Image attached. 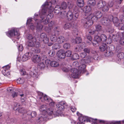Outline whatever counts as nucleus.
<instances>
[{
    "label": "nucleus",
    "instance_id": "26",
    "mask_svg": "<svg viewBox=\"0 0 124 124\" xmlns=\"http://www.w3.org/2000/svg\"><path fill=\"white\" fill-rule=\"evenodd\" d=\"M110 20L112 21L115 26L117 25L118 24L119 20L116 17H113V16H111Z\"/></svg>",
    "mask_w": 124,
    "mask_h": 124
},
{
    "label": "nucleus",
    "instance_id": "20",
    "mask_svg": "<svg viewBox=\"0 0 124 124\" xmlns=\"http://www.w3.org/2000/svg\"><path fill=\"white\" fill-rule=\"evenodd\" d=\"M3 69L2 70V73L5 76H7L8 75L10 74L9 72H8V69H9L10 68V66L9 65H7L3 67Z\"/></svg>",
    "mask_w": 124,
    "mask_h": 124
},
{
    "label": "nucleus",
    "instance_id": "1",
    "mask_svg": "<svg viewBox=\"0 0 124 124\" xmlns=\"http://www.w3.org/2000/svg\"><path fill=\"white\" fill-rule=\"evenodd\" d=\"M88 10H86L85 12V16L87 17L82 19L81 22L84 28L87 29L92 25L93 23V20L92 19L91 17L92 15L91 11V9L89 7Z\"/></svg>",
    "mask_w": 124,
    "mask_h": 124
},
{
    "label": "nucleus",
    "instance_id": "21",
    "mask_svg": "<svg viewBox=\"0 0 124 124\" xmlns=\"http://www.w3.org/2000/svg\"><path fill=\"white\" fill-rule=\"evenodd\" d=\"M56 2V0H51V2L50 1L48 2L46 1V2L45 4L42 5V6L43 7H46L48 8L51 7V5L52 4H54Z\"/></svg>",
    "mask_w": 124,
    "mask_h": 124
},
{
    "label": "nucleus",
    "instance_id": "56",
    "mask_svg": "<svg viewBox=\"0 0 124 124\" xmlns=\"http://www.w3.org/2000/svg\"><path fill=\"white\" fill-rule=\"evenodd\" d=\"M87 54L85 52H82L80 54V57L82 58H84L85 57Z\"/></svg>",
    "mask_w": 124,
    "mask_h": 124
},
{
    "label": "nucleus",
    "instance_id": "30",
    "mask_svg": "<svg viewBox=\"0 0 124 124\" xmlns=\"http://www.w3.org/2000/svg\"><path fill=\"white\" fill-rule=\"evenodd\" d=\"M27 38L29 40H33L34 41H36V40L35 38L33 37L31 34H28L27 36Z\"/></svg>",
    "mask_w": 124,
    "mask_h": 124
},
{
    "label": "nucleus",
    "instance_id": "6",
    "mask_svg": "<svg viewBox=\"0 0 124 124\" xmlns=\"http://www.w3.org/2000/svg\"><path fill=\"white\" fill-rule=\"evenodd\" d=\"M72 13V12L70 11H69L67 13V18L69 20H76L78 18L79 14L77 12L75 13Z\"/></svg>",
    "mask_w": 124,
    "mask_h": 124
},
{
    "label": "nucleus",
    "instance_id": "52",
    "mask_svg": "<svg viewBox=\"0 0 124 124\" xmlns=\"http://www.w3.org/2000/svg\"><path fill=\"white\" fill-rule=\"evenodd\" d=\"M55 53V52L54 51H49L48 52V54L49 56L52 57L54 56Z\"/></svg>",
    "mask_w": 124,
    "mask_h": 124
},
{
    "label": "nucleus",
    "instance_id": "12",
    "mask_svg": "<svg viewBox=\"0 0 124 124\" xmlns=\"http://www.w3.org/2000/svg\"><path fill=\"white\" fill-rule=\"evenodd\" d=\"M42 58L40 55L36 54L34 55L32 58V61L34 63H37L40 62Z\"/></svg>",
    "mask_w": 124,
    "mask_h": 124
},
{
    "label": "nucleus",
    "instance_id": "23",
    "mask_svg": "<svg viewBox=\"0 0 124 124\" xmlns=\"http://www.w3.org/2000/svg\"><path fill=\"white\" fill-rule=\"evenodd\" d=\"M22 92L21 90H19L17 92H14L12 94V96L13 98H15L18 95H19L21 97H23L24 94H21Z\"/></svg>",
    "mask_w": 124,
    "mask_h": 124
},
{
    "label": "nucleus",
    "instance_id": "45",
    "mask_svg": "<svg viewBox=\"0 0 124 124\" xmlns=\"http://www.w3.org/2000/svg\"><path fill=\"white\" fill-rule=\"evenodd\" d=\"M120 38L119 40V44L122 46L124 45V38L122 37L121 36H119Z\"/></svg>",
    "mask_w": 124,
    "mask_h": 124
},
{
    "label": "nucleus",
    "instance_id": "59",
    "mask_svg": "<svg viewBox=\"0 0 124 124\" xmlns=\"http://www.w3.org/2000/svg\"><path fill=\"white\" fill-rule=\"evenodd\" d=\"M60 111L59 110H58L56 112H54L53 114L55 116H59L60 115Z\"/></svg>",
    "mask_w": 124,
    "mask_h": 124
},
{
    "label": "nucleus",
    "instance_id": "43",
    "mask_svg": "<svg viewBox=\"0 0 124 124\" xmlns=\"http://www.w3.org/2000/svg\"><path fill=\"white\" fill-rule=\"evenodd\" d=\"M45 65L43 62L39 63L38 64V67L39 68L42 70L45 67Z\"/></svg>",
    "mask_w": 124,
    "mask_h": 124
},
{
    "label": "nucleus",
    "instance_id": "38",
    "mask_svg": "<svg viewBox=\"0 0 124 124\" xmlns=\"http://www.w3.org/2000/svg\"><path fill=\"white\" fill-rule=\"evenodd\" d=\"M61 46L60 44L57 43H55L52 46V48L53 49L57 50L60 48Z\"/></svg>",
    "mask_w": 124,
    "mask_h": 124
},
{
    "label": "nucleus",
    "instance_id": "49",
    "mask_svg": "<svg viewBox=\"0 0 124 124\" xmlns=\"http://www.w3.org/2000/svg\"><path fill=\"white\" fill-rule=\"evenodd\" d=\"M96 30L98 31H100L102 30V27L100 25H95Z\"/></svg>",
    "mask_w": 124,
    "mask_h": 124
},
{
    "label": "nucleus",
    "instance_id": "46",
    "mask_svg": "<svg viewBox=\"0 0 124 124\" xmlns=\"http://www.w3.org/2000/svg\"><path fill=\"white\" fill-rule=\"evenodd\" d=\"M47 109L46 106L45 105H41L40 107V111H46Z\"/></svg>",
    "mask_w": 124,
    "mask_h": 124
},
{
    "label": "nucleus",
    "instance_id": "58",
    "mask_svg": "<svg viewBox=\"0 0 124 124\" xmlns=\"http://www.w3.org/2000/svg\"><path fill=\"white\" fill-rule=\"evenodd\" d=\"M46 111L48 115H52V114H53L54 113L52 110H50V109L49 108H48Z\"/></svg>",
    "mask_w": 124,
    "mask_h": 124
},
{
    "label": "nucleus",
    "instance_id": "32",
    "mask_svg": "<svg viewBox=\"0 0 124 124\" xmlns=\"http://www.w3.org/2000/svg\"><path fill=\"white\" fill-rule=\"evenodd\" d=\"M105 2L102 1H99L97 4V6L99 8H102L104 5H105Z\"/></svg>",
    "mask_w": 124,
    "mask_h": 124
},
{
    "label": "nucleus",
    "instance_id": "47",
    "mask_svg": "<svg viewBox=\"0 0 124 124\" xmlns=\"http://www.w3.org/2000/svg\"><path fill=\"white\" fill-rule=\"evenodd\" d=\"M47 35L45 33H42L40 35V37L42 40H44V39L46 38Z\"/></svg>",
    "mask_w": 124,
    "mask_h": 124
},
{
    "label": "nucleus",
    "instance_id": "11",
    "mask_svg": "<svg viewBox=\"0 0 124 124\" xmlns=\"http://www.w3.org/2000/svg\"><path fill=\"white\" fill-rule=\"evenodd\" d=\"M111 20L108 19L106 18L103 17L101 19V22L102 24L108 26L111 24Z\"/></svg>",
    "mask_w": 124,
    "mask_h": 124
},
{
    "label": "nucleus",
    "instance_id": "19",
    "mask_svg": "<svg viewBox=\"0 0 124 124\" xmlns=\"http://www.w3.org/2000/svg\"><path fill=\"white\" fill-rule=\"evenodd\" d=\"M101 36H100L99 33L97 35L94 37V42L93 44V45L94 44L96 45L97 44H98L101 41Z\"/></svg>",
    "mask_w": 124,
    "mask_h": 124
},
{
    "label": "nucleus",
    "instance_id": "60",
    "mask_svg": "<svg viewBox=\"0 0 124 124\" xmlns=\"http://www.w3.org/2000/svg\"><path fill=\"white\" fill-rule=\"evenodd\" d=\"M105 41H106L107 44H110L112 42V40L111 38H108L107 39V38L106 40Z\"/></svg>",
    "mask_w": 124,
    "mask_h": 124
},
{
    "label": "nucleus",
    "instance_id": "64",
    "mask_svg": "<svg viewBox=\"0 0 124 124\" xmlns=\"http://www.w3.org/2000/svg\"><path fill=\"white\" fill-rule=\"evenodd\" d=\"M84 51L85 52H84L89 53L90 52V50L89 48H85L84 49Z\"/></svg>",
    "mask_w": 124,
    "mask_h": 124
},
{
    "label": "nucleus",
    "instance_id": "62",
    "mask_svg": "<svg viewBox=\"0 0 124 124\" xmlns=\"http://www.w3.org/2000/svg\"><path fill=\"white\" fill-rule=\"evenodd\" d=\"M54 9L56 11L58 10L59 11L61 10V8L60 6H59V5H57L55 7Z\"/></svg>",
    "mask_w": 124,
    "mask_h": 124
},
{
    "label": "nucleus",
    "instance_id": "54",
    "mask_svg": "<svg viewBox=\"0 0 124 124\" xmlns=\"http://www.w3.org/2000/svg\"><path fill=\"white\" fill-rule=\"evenodd\" d=\"M46 14L47 15L46 16H47V17L46 18H48V20L49 19H51L53 16V15L52 13H50L47 15L46 13Z\"/></svg>",
    "mask_w": 124,
    "mask_h": 124
},
{
    "label": "nucleus",
    "instance_id": "5",
    "mask_svg": "<svg viewBox=\"0 0 124 124\" xmlns=\"http://www.w3.org/2000/svg\"><path fill=\"white\" fill-rule=\"evenodd\" d=\"M7 35L9 37L15 36L18 37L20 34L18 32V30L16 28H12L8 32H6Z\"/></svg>",
    "mask_w": 124,
    "mask_h": 124
},
{
    "label": "nucleus",
    "instance_id": "28",
    "mask_svg": "<svg viewBox=\"0 0 124 124\" xmlns=\"http://www.w3.org/2000/svg\"><path fill=\"white\" fill-rule=\"evenodd\" d=\"M107 46L106 44L103 43L99 47V49L101 52H103L105 50H107Z\"/></svg>",
    "mask_w": 124,
    "mask_h": 124
},
{
    "label": "nucleus",
    "instance_id": "53",
    "mask_svg": "<svg viewBox=\"0 0 124 124\" xmlns=\"http://www.w3.org/2000/svg\"><path fill=\"white\" fill-rule=\"evenodd\" d=\"M71 51L70 50L67 51L65 53V56H66L67 57H70L71 56L72 54Z\"/></svg>",
    "mask_w": 124,
    "mask_h": 124
},
{
    "label": "nucleus",
    "instance_id": "2",
    "mask_svg": "<svg viewBox=\"0 0 124 124\" xmlns=\"http://www.w3.org/2000/svg\"><path fill=\"white\" fill-rule=\"evenodd\" d=\"M39 16L38 14H34L33 18V19L35 21L34 24L31 23L32 18H29L27 20L26 23L27 24L32 30H34V28L35 26H36L37 30L39 31H40L42 29L43 26L42 25L39 24V23H38V18Z\"/></svg>",
    "mask_w": 124,
    "mask_h": 124
},
{
    "label": "nucleus",
    "instance_id": "34",
    "mask_svg": "<svg viewBox=\"0 0 124 124\" xmlns=\"http://www.w3.org/2000/svg\"><path fill=\"white\" fill-rule=\"evenodd\" d=\"M36 41H34L33 40H28L27 42L28 46L31 47L34 46V42Z\"/></svg>",
    "mask_w": 124,
    "mask_h": 124
},
{
    "label": "nucleus",
    "instance_id": "35",
    "mask_svg": "<svg viewBox=\"0 0 124 124\" xmlns=\"http://www.w3.org/2000/svg\"><path fill=\"white\" fill-rule=\"evenodd\" d=\"M51 40L54 42H56L57 38L55 34H52L50 36Z\"/></svg>",
    "mask_w": 124,
    "mask_h": 124
},
{
    "label": "nucleus",
    "instance_id": "13",
    "mask_svg": "<svg viewBox=\"0 0 124 124\" xmlns=\"http://www.w3.org/2000/svg\"><path fill=\"white\" fill-rule=\"evenodd\" d=\"M87 3L88 5V6H87L85 8V11H86V10H88V8H90L91 9V7L94 6L96 3V1L95 0H88L87 2Z\"/></svg>",
    "mask_w": 124,
    "mask_h": 124
},
{
    "label": "nucleus",
    "instance_id": "44",
    "mask_svg": "<svg viewBox=\"0 0 124 124\" xmlns=\"http://www.w3.org/2000/svg\"><path fill=\"white\" fill-rule=\"evenodd\" d=\"M64 48L66 49H69L70 47V44L68 43H66L64 44L63 45Z\"/></svg>",
    "mask_w": 124,
    "mask_h": 124
},
{
    "label": "nucleus",
    "instance_id": "63",
    "mask_svg": "<svg viewBox=\"0 0 124 124\" xmlns=\"http://www.w3.org/2000/svg\"><path fill=\"white\" fill-rule=\"evenodd\" d=\"M13 88L12 87H9L7 88V90L9 92L12 93V92L13 91Z\"/></svg>",
    "mask_w": 124,
    "mask_h": 124
},
{
    "label": "nucleus",
    "instance_id": "36",
    "mask_svg": "<svg viewBox=\"0 0 124 124\" xmlns=\"http://www.w3.org/2000/svg\"><path fill=\"white\" fill-rule=\"evenodd\" d=\"M61 9H65L67 7V4L66 2H62L60 6Z\"/></svg>",
    "mask_w": 124,
    "mask_h": 124
},
{
    "label": "nucleus",
    "instance_id": "39",
    "mask_svg": "<svg viewBox=\"0 0 124 124\" xmlns=\"http://www.w3.org/2000/svg\"><path fill=\"white\" fill-rule=\"evenodd\" d=\"M109 9V7L108 6L107 4H106L105 3V5H104V6L102 8V10L104 12H106Z\"/></svg>",
    "mask_w": 124,
    "mask_h": 124
},
{
    "label": "nucleus",
    "instance_id": "40",
    "mask_svg": "<svg viewBox=\"0 0 124 124\" xmlns=\"http://www.w3.org/2000/svg\"><path fill=\"white\" fill-rule=\"evenodd\" d=\"M27 114L28 115H30L31 117H35L37 115L36 112L35 111H32L30 112L29 113L28 112H27Z\"/></svg>",
    "mask_w": 124,
    "mask_h": 124
},
{
    "label": "nucleus",
    "instance_id": "9",
    "mask_svg": "<svg viewBox=\"0 0 124 124\" xmlns=\"http://www.w3.org/2000/svg\"><path fill=\"white\" fill-rule=\"evenodd\" d=\"M33 54L31 52H28L24 54L21 58V60L23 61H25L30 59Z\"/></svg>",
    "mask_w": 124,
    "mask_h": 124
},
{
    "label": "nucleus",
    "instance_id": "15",
    "mask_svg": "<svg viewBox=\"0 0 124 124\" xmlns=\"http://www.w3.org/2000/svg\"><path fill=\"white\" fill-rule=\"evenodd\" d=\"M85 43L84 42L79 43L75 48L74 51L76 52H80L83 49V48L85 46Z\"/></svg>",
    "mask_w": 124,
    "mask_h": 124
},
{
    "label": "nucleus",
    "instance_id": "16",
    "mask_svg": "<svg viewBox=\"0 0 124 124\" xmlns=\"http://www.w3.org/2000/svg\"><path fill=\"white\" fill-rule=\"evenodd\" d=\"M65 102L64 101H61L58 103L56 105L57 108L60 111L63 110L65 109L64 105Z\"/></svg>",
    "mask_w": 124,
    "mask_h": 124
},
{
    "label": "nucleus",
    "instance_id": "29",
    "mask_svg": "<svg viewBox=\"0 0 124 124\" xmlns=\"http://www.w3.org/2000/svg\"><path fill=\"white\" fill-rule=\"evenodd\" d=\"M77 4L79 7H83L84 4V2L83 0H77Z\"/></svg>",
    "mask_w": 124,
    "mask_h": 124
},
{
    "label": "nucleus",
    "instance_id": "24",
    "mask_svg": "<svg viewBox=\"0 0 124 124\" xmlns=\"http://www.w3.org/2000/svg\"><path fill=\"white\" fill-rule=\"evenodd\" d=\"M81 64L79 66L78 68V71H80L81 72V73L82 72H84L85 70V69L86 67V65L84 63H82V62H80Z\"/></svg>",
    "mask_w": 124,
    "mask_h": 124
},
{
    "label": "nucleus",
    "instance_id": "8",
    "mask_svg": "<svg viewBox=\"0 0 124 124\" xmlns=\"http://www.w3.org/2000/svg\"><path fill=\"white\" fill-rule=\"evenodd\" d=\"M72 73L71 74V76L73 78H78L81 73V72L78 71L76 68L73 69L71 70Z\"/></svg>",
    "mask_w": 124,
    "mask_h": 124
},
{
    "label": "nucleus",
    "instance_id": "17",
    "mask_svg": "<svg viewBox=\"0 0 124 124\" xmlns=\"http://www.w3.org/2000/svg\"><path fill=\"white\" fill-rule=\"evenodd\" d=\"M57 55L60 59L64 58L65 57V52L63 50L60 49L57 53Z\"/></svg>",
    "mask_w": 124,
    "mask_h": 124
},
{
    "label": "nucleus",
    "instance_id": "50",
    "mask_svg": "<svg viewBox=\"0 0 124 124\" xmlns=\"http://www.w3.org/2000/svg\"><path fill=\"white\" fill-rule=\"evenodd\" d=\"M117 57L120 59H122L124 58V53L121 52L117 55Z\"/></svg>",
    "mask_w": 124,
    "mask_h": 124
},
{
    "label": "nucleus",
    "instance_id": "27",
    "mask_svg": "<svg viewBox=\"0 0 124 124\" xmlns=\"http://www.w3.org/2000/svg\"><path fill=\"white\" fill-rule=\"evenodd\" d=\"M65 39L64 37L62 36H60L57 38L56 42L59 44L63 43L65 41Z\"/></svg>",
    "mask_w": 124,
    "mask_h": 124
},
{
    "label": "nucleus",
    "instance_id": "14",
    "mask_svg": "<svg viewBox=\"0 0 124 124\" xmlns=\"http://www.w3.org/2000/svg\"><path fill=\"white\" fill-rule=\"evenodd\" d=\"M79 119L80 121V122L84 123V122L85 121L87 122H90L92 120V119L91 118L86 116H84L81 115V116L79 117Z\"/></svg>",
    "mask_w": 124,
    "mask_h": 124
},
{
    "label": "nucleus",
    "instance_id": "48",
    "mask_svg": "<svg viewBox=\"0 0 124 124\" xmlns=\"http://www.w3.org/2000/svg\"><path fill=\"white\" fill-rule=\"evenodd\" d=\"M38 98L41 101H43L42 99L43 97V96H44V95L43 93L39 92L38 93Z\"/></svg>",
    "mask_w": 124,
    "mask_h": 124
},
{
    "label": "nucleus",
    "instance_id": "31",
    "mask_svg": "<svg viewBox=\"0 0 124 124\" xmlns=\"http://www.w3.org/2000/svg\"><path fill=\"white\" fill-rule=\"evenodd\" d=\"M42 100H43V101H45L46 102H51L52 101V99L46 95H45L43 96Z\"/></svg>",
    "mask_w": 124,
    "mask_h": 124
},
{
    "label": "nucleus",
    "instance_id": "41",
    "mask_svg": "<svg viewBox=\"0 0 124 124\" xmlns=\"http://www.w3.org/2000/svg\"><path fill=\"white\" fill-rule=\"evenodd\" d=\"M116 26L118 27V29L119 30H124V24L122 23H119Z\"/></svg>",
    "mask_w": 124,
    "mask_h": 124
},
{
    "label": "nucleus",
    "instance_id": "55",
    "mask_svg": "<svg viewBox=\"0 0 124 124\" xmlns=\"http://www.w3.org/2000/svg\"><path fill=\"white\" fill-rule=\"evenodd\" d=\"M78 62L77 61H75L73 62L72 63V65L73 67H78L79 66Z\"/></svg>",
    "mask_w": 124,
    "mask_h": 124
},
{
    "label": "nucleus",
    "instance_id": "7",
    "mask_svg": "<svg viewBox=\"0 0 124 124\" xmlns=\"http://www.w3.org/2000/svg\"><path fill=\"white\" fill-rule=\"evenodd\" d=\"M47 118V115L40 114L36 118V123L37 124H41L44 121L46 120Z\"/></svg>",
    "mask_w": 124,
    "mask_h": 124
},
{
    "label": "nucleus",
    "instance_id": "57",
    "mask_svg": "<svg viewBox=\"0 0 124 124\" xmlns=\"http://www.w3.org/2000/svg\"><path fill=\"white\" fill-rule=\"evenodd\" d=\"M79 55L77 54H74L72 56V58L74 60L78 59Z\"/></svg>",
    "mask_w": 124,
    "mask_h": 124
},
{
    "label": "nucleus",
    "instance_id": "42",
    "mask_svg": "<svg viewBox=\"0 0 124 124\" xmlns=\"http://www.w3.org/2000/svg\"><path fill=\"white\" fill-rule=\"evenodd\" d=\"M81 38L79 37H76L75 39L73 41V42H74V43L76 44L77 43H81Z\"/></svg>",
    "mask_w": 124,
    "mask_h": 124
},
{
    "label": "nucleus",
    "instance_id": "22",
    "mask_svg": "<svg viewBox=\"0 0 124 124\" xmlns=\"http://www.w3.org/2000/svg\"><path fill=\"white\" fill-rule=\"evenodd\" d=\"M92 59V58H91L90 56H87L85 57L84 59L82 60L81 61L82 63L85 64L86 63H88L91 61Z\"/></svg>",
    "mask_w": 124,
    "mask_h": 124
},
{
    "label": "nucleus",
    "instance_id": "25",
    "mask_svg": "<svg viewBox=\"0 0 124 124\" xmlns=\"http://www.w3.org/2000/svg\"><path fill=\"white\" fill-rule=\"evenodd\" d=\"M67 15V12L65 11H62L60 12L59 18L60 19H63L65 18Z\"/></svg>",
    "mask_w": 124,
    "mask_h": 124
},
{
    "label": "nucleus",
    "instance_id": "18",
    "mask_svg": "<svg viewBox=\"0 0 124 124\" xmlns=\"http://www.w3.org/2000/svg\"><path fill=\"white\" fill-rule=\"evenodd\" d=\"M74 24L71 23H66L64 25L63 28L64 29H71L74 28Z\"/></svg>",
    "mask_w": 124,
    "mask_h": 124
},
{
    "label": "nucleus",
    "instance_id": "10",
    "mask_svg": "<svg viewBox=\"0 0 124 124\" xmlns=\"http://www.w3.org/2000/svg\"><path fill=\"white\" fill-rule=\"evenodd\" d=\"M91 13H92L91 11ZM91 14H92V17H91L92 19L94 21H96L98 19L101 17L102 16V14L101 12L100 11H96L95 13L94 16H93L92 13H91Z\"/></svg>",
    "mask_w": 124,
    "mask_h": 124
},
{
    "label": "nucleus",
    "instance_id": "4",
    "mask_svg": "<svg viewBox=\"0 0 124 124\" xmlns=\"http://www.w3.org/2000/svg\"><path fill=\"white\" fill-rule=\"evenodd\" d=\"M36 68L34 67L33 68H31L30 71L29 73L27 74L26 72L24 69L20 70V73L21 75H30L31 77L34 78L36 77L37 73L36 71Z\"/></svg>",
    "mask_w": 124,
    "mask_h": 124
},
{
    "label": "nucleus",
    "instance_id": "51",
    "mask_svg": "<svg viewBox=\"0 0 124 124\" xmlns=\"http://www.w3.org/2000/svg\"><path fill=\"white\" fill-rule=\"evenodd\" d=\"M101 41H105L107 39V36L104 34H102L101 35Z\"/></svg>",
    "mask_w": 124,
    "mask_h": 124
},
{
    "label": "nucleus",
    "instance_id": "61",
    "mask_svg": "<svg viewBox=\"0 0 124 124\" xmlns=\"http://www.w3.org/2000/svg\"><path fill=\"white\" fill-rule=\"evenodd\" d=\"M34 46L36 47H39L40 46V45L39 42H34Z\"/></svg>",
    "mask_w": 124,
    "mask_h": 124
},
{
    "label": "nucleus",
    "instance_id": "33",
    "mask_svg": "<svg viewBox=\"0 0 124 124\" xmlns=\"http://www.w3.org/2000/svg\"><path fill=\"white\" fill-rule=\"evenodd\" d=\"M108 26V28L107 29V32L110 33H111L113 32L114 31L113 28L112 27L111 24L110 25H109Z\"/></svg>",
    "mask_w": 124,
    "mask_h": 124
},
{
    "label": "nucleus",
    "instance_id": "37",
    "mask_svg": "<svg viewBox=\"0 0 124 124\" xmlns=\"http://www.w3.org/2000/svg\"><path fill=\"white\" fill-rule=\"evenodd\" d=\"M50 66L53 67H57L59 65L58 63L54 61H52L50 62Z\"/></svg>",
    "mask_w": 124,
    "mask_h": 124
},
{
    "label": "nucleus",
    "instance_id": "3",
    "mask_svg": "<svg viewBox=\"0 0 124 124\" xmlns=\"http://www.w3.org/2000/svg\"><path fill=\"white\" fill-rule=\"evenodd\" d=\"M46 9L45 8H43L42 9L41 11L39 13V15L41 19L40 20L38 19V23H39V24L41 25L40 23L42 22L44 24H46L48 23L49 20L47 18H46V19H44L46 16L47 15L46 14Z\"/></svg>",
    "mask_w": 124,
    "mask_h": 124
}]
</instances>
